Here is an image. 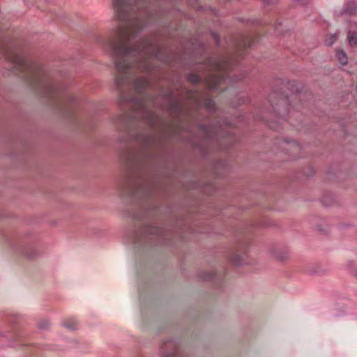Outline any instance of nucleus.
Instances as JSON below:
<instances>
[{
  "mask_svg": "<svg viewBox=\"0 0 357 357\" xmlns=\"http://www.w3.org/2000/svg\"><path fill=\"white\" fill-rule=\"evenodd\" d=\"M6 58L15 70L25 73L26 82L39 96L51 100L63 116H72L76 98L66 92L63 86L56 85L43 68L17 50L8 53Z\"/></svg>",
  "mask_w": 357,
  "mask_h": 357,
  "instance_id": "obj_1",
  "label": "nucleus"
},
{
  "mask_svg": "<svg viewBox=\"0 0 357 357\" xmlns=\"http://www.w3.org/2000/svg\"><path fill=\"white\" fill-rule=\"evenodd\" d=\"M336 56L338 59V61L342 66H345L347 64V56L342 50H338L336 52Z\"/></svg>",
  "mask_w": 357,
  "mask_h": 357,
  "instance_id": "obj_15",
  "label": "nucleus"
},
{
  "mask_svg": "<svg viewBox=\"0 0 357 357\" xmlns=\"http://www.w3.org/2000/svg\"><path fill=\"white\" fill-rule=\"evenodd\" d=\"M230 260L236 266L242 265L245 261V255H240L238 252H234L230 256Z\"/></svg>",
  "mask_w": 357,
  "mask_h": 357,
  "instance_id": "obj_11",
  "label": "nucleus"
},
{
  "mask_svg": "<svg viewBox=\"0 0 357 357\" xmlns=\"http://www.w3.org/2000/svg\"><path fill=\"white\" fill-rule=\"evenodd\" d=\"M24 254L29 256V257H31V255L30 254H29L26 251L24 250L23 251Z\"/></svg>",
  "mask_w": 357,
  "mask_h": 357,
  "instance_id": "obj_25",
  "label": "nucleus"
},
{
  "mask_svg": "<svg viewBox=\"0 0 357 357\" xmlns=\"http://www.w3.org/2000/svg\"><path fill=\"white\" fill-rule=\"evenodd\" d=\"M62 325L70 330V331H73V330H75L77 328V323L75 320L73 319H68V320H66L65 321L63 322Z\"/></svg>",
  "mask_w": 357,
  "mask_h": 357,
  "instance_id": "obj_16",
  "label": "nucleus"
},
{
  "mask_svg": "<svg viewBox=\"0 0 357 357\" xmlns=\"http://www.w3.org/2000/svg\"><path fill=\"white\" fill-rule=\"evenodd\" d=\"M215 277V273L213 271H209L202 274V278L204 280H212Z\"/></svg>",
  "mask_w": 357,
  "mask_h": 357,
  "instance_id": "obj_18",
  "label": "nucleus"
},
{
  "mask_svg": "<svg viewBox=\"0 0 357 357\" xmlns=\"http://www.w3.org/2000/svg\"><path fill=\"white\" fill-rule=\"evenodd\" d=\"M160 349L162 357H175L177 354V345L172 340L165 341Z\"/></svg>",
  "mask_w": 357,
  "mask_h": 357,
  "instance_id": "obj_8",
  "label": "nucleus"
},
{
  "mask_svg": "<svg viewBox=\"0 0 357 357\" xmlns=\"http://www.w3.org/2000/svg\"><path fill=\"white\" fill-rule=\"evenodd\" d=\"M120 101L121 103L130 104L133 109L140 114L143 119L150 126H155L158 120V117L155 113L149 108V106L143 98L130 97L121 94Z\"/></svg>",
  "mask_w": 357,
  "mask_h": 357,
  "instance_id": "obj_3",
  "label": "nucleus"
},
{
  "mask_svg": "<svg viewBox=\"0 0 357 357\" xmlns=\"http://www.w3.org/2000/svg\"><path fill=\"white\" fill-rule=\"evenodd\" d=\"M269 126L273 128V129H277L278 128V126L276 125V122H270L269 123Z\"/></svg>",
  "mask_w": 357,
  "mask_h": 357,
  "instance_id": "obj_24",
  "label": "nucleus"
},
{
  "mask_svg": "<svg viewBox=\"0 0 357 357\" xmlns=\"http://www.w3.org/2000/svg\"><path fill=\"white\" fill-rule=\"evenodd\" d=\"M50 326V322L47 320H43L39 322L38 326L40 329L45 330L47 329Z\"/></svg>",
  "mask_w": 357,
  "mask_h": 357,
  "instance_id": "obj_20",
  "label": "nucleus"
},
{
  "mask_svg": "<svg viewBox=\"0 0 357 357\" xmlns=\"http://www.w3.org/2000/svg\"><path fill=\"white\" fill-rule=\"evenodd\" d=\"M269 102L274 112L280 115V119L283 120V116L287 112V109L286 107L281 109L280 107L286 105L288 102V99L286 97H278L276 93H273L269 96Z\"/></svg>",
  "mask_w": 357,
  "mask_h": 357,
  "instance_id": "obj_6",
  "label": "nucleus"
},
{
  "mask_svg": "<svg viewBox=\"0 0 357 357\" xmlns=\"http://www.w3.org/2000/svg\"><path fill=\"white\" fill-rule=\"evenodd\" d=\"M295 6H306L309 3V0H294Z\"/></svg>",
  "mask_w": 357,
  "mask_h": 357,
  "instance_id": "obj_21",
  "label": "nucleus"
},
{
  "mask_svg": "<svg viewBox=\"0 0 357 357\" xmlns=\"http://www.w3.org/2000/svg\"><path fill=\"white\" fill-rule=\"evenodd\" d=\"M199 132L208 142H212L218 139V129L215 126H200Z\"/></svg>",
  "mask_w": 357,
  "mask_h": 357,
  "instance_id": "obj_7",
  "label": "nucleus"
},
{
  "mask_svg": "<svg viewBox=\"0 0 357 357\" xmlns=\"http://www.w3.org/2000/svg\"><path fill=\"white\" fill-rule=\"evenodd\" d=\"M263 1H264V3H268V0H263Z\"/></svg>",
  "mask_w": 357,
  "mask_h": 357,
  "instance_id": "obj_28",
  "label": "nucleus"
},
{
  "mask_svg": "<svg viewBox=\"0 0 357 357\" xmlns=\"http://www.w3.org/2000/svg\"><path fill=\"white\" fill-rule=\"evenodd\" d=\"M347 40L350 46L354 47L357 45V33L352 31H349L347 33Z\"/></svg>",
  "mask_w": 357,
  "mask_h": 357,
  "instance_id": "obj_13",
  "label": "nucleus"
},
{
  "mask_svg": "<svg viewBox=\"0 0 357 357\" xmlns=\"http://www.w3.org/2000/svg\"><path fill=\"white\" fill-rule=\"evenodd\" d=\"M213 37L218 40V36L215 33H213Z\"/></svg>",
  "mask_w": 357,
  "mask_h": 357,
  "instance_id": "obj_27",
  "label": "nucleus"
},
{
  "mask_svg": "<svg viewBox=\"0 0 357 357\" xmlns=\"http://www.w3.org/2000/svg\"><path fill=\"white\" fill-rule=\"evenodd\" d=\"M337 35L336 33L331 34L325 39V44L327 46H331L333 45L335 41L337 40Z\"/></svg>",
  "mask_w": 357,
  "mask_h": 357,
  "instance_id": "obj_17",
  "label": "nucleus"
},
{
  "mask_svg": "<svg viewBox=\"0 0 357 357\" xmlns=\"http://www.w3.org/2000/svg\"><path fill=\"white\" fill-rule=\"evenodd\" d=\"M275 257L280 260H284L287 257V254H284L282 256H280L275 254Z\"/></svg>",
  "mask_w": 357,
  "mask_h": 357,
  "instance_id": "obj_23",
  "label": "nucleus"
},
{
  "mask_svg": "<svg viewBox=\"0 0 357 357\" xmlns=\"http://www.w3.org/2000/svg\"><path fill=\"white\" fill-rule=\"evenodd\" d=\"M275 145L278 146L281 151L289 153L291 160H295L301 157L302 147L294 140L277 139Z\"/></svg>",
  "mask_w": 357,
  "mask_h": 357,
  "instance_id": "obj_5",
  "label": "nucleus"
},
{
  "mask_svg": "<svg viewBox=\"0 0 357 357\" xmlns=\"http://www.w3.org/2000/svg\"><path fill=\"white\" fill-rule=\"evenodd\" d=\"M188 79L190 82H191L192 83H194V84L199 83L201 80L199 76L197 75H195V74L190 75L188 76Z\"/></svg>",
  "mask_w": 357,
  "mask_h": 357,
  "instance_id": "obj_19",
  "label": "nucleus"
},
{
  "mask_svg": "<svg viewBox=\"0 0 357 357\" xmlns=\"http://www.w3.org/2000/svg\"><path fill=\"white\" fill-rule=\"evenodd\" d=\"M232 59L229 57H210L207 66L210 70L214 71L211 77L209 86L211 89H216L227 76V73L231 70Z\"/></svg>",
  "mask_w": 357,
  "mask_h": 357,
  "instance_id": "obj_2",
  "label": "nucleus"
},
{
  "mask_svg": "<svg viewBox=\"0 0 357 357\" xmlns=\"http://www.w3.org/2000/svg\"><path fill=\"white\" fill-rule=\"evenodd\" d=\"M202 106L204 107L208 111L213 112L215 109V104L213 99L209 98H206L203 102L202 103Z\"/></svg>",
  "mask_w": 357,
  "mask_h": 357,
  "instance_id": "obj_12",
  "label": "nucleus"
},
{
  "mask_svg": "<svg viewBox=\"0 0 357 357\" xmlns=\"http://www.w3.org/2000/svg\"><path fill=\"white\" fill-rule=\"evenodd\" d=\"M137 140L145 146L156 144L155 137L151 133H143L137 136Z\"/></svg>",
  "mask_w": 357,
  "mask_h": 357,
  "instance_id": "obj_9",
  "label": "nucleus"
},
{
  "mask_svg": "<svg viewBox=\"0 0 357 357\" xmlns=\"http://www.w3.org/2000/svg\"><path fill=\"white\" fill-rule=\"evenodd\" d=\"M168 235L167 231L163 227H146L136 234L133 243L140 244L155 241V243H164Z\"/></svg>",
  "mask_w": 357,
  "mask_h": 357,
  "instance_id": "obj_4",
  "label": "nucleus"
},
{
  "mask_svg": "<svg viewBox=\"0 0 357 357\" xmlns=\"http://www.w3.org/2000/svg\"><path fill=\"white\" fill-rule=\"evenodd\" d=\"M354 276L357 279V269L354 271Z\"/></svg>",
  "mask_w": 357,
  "mask_h": 357,
  "instance_id": "obj_26",
  "label": "nucleus"
},
{
  "mask_svg": "<svg viewBox=\"0 0 357 357\" xmlns=\"http://www.w3.org/2000/svg\"><path fill=\"white\" fill-rule=\"evenodd\" d=\"M291 87H296V90L295 91L296 92H298L300 91V85L296 82V81H292L291 82H289V84Z\"/></svg>",
  "mask_w": 357,
  "mask_h": 357,
  "instance_id": "obj_22",
  "label": "nucleus"
},
{
  "mask_svg": "<svg viewBox=\"0 0 357 357\" xmlns=\"http://www.w3.org/2000/svg\"><path fill=\"white\" fill-rule=\"evenodd\" d=\"M169 109L172 113H178L180 112L183 109V108L179 100L175 99L172 100Z\"/></svg>",
  "mask_w": 357,
  "mask_h": 357,
  "instance_id": "obj_14",
  "label": "nucleus"
},
{
  "mask_svg": "<svg viewBox=\"0 0 357 357\" xmlns=\"http://www.w3.org/2000/svg\"><path fill=\"white\" fill-rule=\"evenodd\" d=\"M151 187L146 183L140 184L139 186H137L136 189L133 190V194L135 195L139 196H148L151 194Z\"/></svg>",
  "mask_w": 357,
  "mask_h": 357,
  "instance_id": "obj_10",
  "label": "nucleus"
}]
</instances>
